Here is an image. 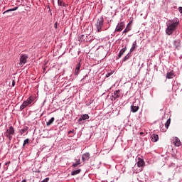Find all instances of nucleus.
<instances>
[{
    "instance_id": "1",
    "label": "nucleus",
    "mask_w": 182,
    "mask_h": 182,
    "mask_svg": "<svg viewBox=\"0 0 182 182\" xmlns=\"http://www.w3.org/2000/svg\"><path fill=\"white\" fill-rule=\"evenodd\" d=\"M178 23H180V21H176L172 23L171 24H170L169 26H168L166 29V35H173V32H174V31H176V29H177V26H178Z\"/></svg>"
},
{
    "instance_id": "2",
    "label": "nucleus",
    "mask_w": 182,
    "mask_h": 182,
    "mask_svg": "<svg viewBox=\"0 0 182 182\" xmlns=\"http://www.w3.org/2000/svg\"><path fill=\"white\" fill-rule=\"evenodd\" d=\"M103 25H105V19L103 18V16H100L97 18V23H95L97 32H102V28H103Z\"/></svg>"
},
{
    "instance_id": "3",
    "label": "nucleus",
    "mask_w": 182,
    "mask_h": 182,
    "mask_svg": "<svg viewBox=\"0 0 182 182\" xmlns=\"http://www.w3.org/2000/svg\"><path fill=\"white\" fill-rule=\"evenodd\" d=\"M6 137L11 141L12 140V135L15 134V129L14 127L11 126L5 132Z\"/></svg>"
},
{
    "instance_id": "4",
    "label": "nucleus",
    "mask_w": 182,
    "mask_h": 182,
    "mask_svg": "<svg viewBox=\"0 0 182 182\" xmlns=\"http://www.w3.org/2000/svg\"><path fill=\"white\" fill-rule=\"evenodd\" d=\"M33 102V100H32V97H30L27 99V100L24 101L23 104L20 107V110H23L25 107H27V106H29Z\"/></svg>"
},
{
    "instance_id": "5",
    "label": "nucleus",
    "mask_w": 182,
    "mask_h": 182,
    "mask_svg": "<svg viewBox=\"0 0 182 182\" xmlns=\"http://www.w3.org/2000/svg\"><path fill=\"white\" fill-rule=\"evenodd\" d=\"M28 55L26 54H23L21 55L20 57V63L19 65H25V63H26L27 60H28Z\"/></svg>"
},
{
    "instance_id": "6",
    "label": "nucleus",
    "mask_w": 182,
    "mask_h": 182,
    "mask_svg": "<svg viewBox=\"0 0 182 182\" xmlns=\"http://www.w3.org/2000/svg\"><path fill=\"white\" fill-rule=\"evenodd\" d=\"M173 143L174 146H176V147H180V146H181V141H180V139H178V137H173Z\"/></svg>"
},
{
    "instance_id": "7",
    "label": "nucleus",
    "mask_w": 182,
    "mask_h": 182,
    "mask_svg": "<svg viewBox=\"0 0 182 182\" xmlns=\"http://www.w3.org/2000/svg\"><path fill=\"white\" fill-rule=\"evenodd\" d=\"M124 28V23L121 22L119 24L117 25L116 28V31L117 32H122Z\"/></svg>"
},
{
    "instance_id": "8",
    "label": "nucleus",
    "mask_w": 182,
    "mask_h": 182,
    "mask_svg": "<svg viewBox=\"0 0 182 182\" xmlns=\"http://www.w3.org/2000/svg\"><path fill=\"white\" fill-rule=\"evenodd\" d=\"M120 95H122L120 93V90L114 91V95H112V99H114V100H116V99H119L120 97Z\"/></svg>"
},
{
    "instance_id": "9",
    "label": "nucleus",
    "mask_w": 182,
    "mask_h": 182,
    "mask_svg": "<svg viewBox=\"0 0 182 182\" xmlns=\"http://www.w3.org/2000/svg\"><path fill=\"white\" fill-rule=\"evenodd\" d=\"M89 159H90V154L85 153V154H82V161H86V160H89Z\"/></svg>"
},
{
    "instance_id": "10",
    "label": "nucleus",
    "mask_w": 182,
    "mask_h": 182,
    "mask_svg": "<svg viewBox=\"0 0 182 182\" xmlns=\"http://www.w3.org/2000/svg\"><path fill=\"white\" fill-rule=\"evenodd\" d=\"M151 141H153L154 143H156V141H158L159 140V135L156 134H153L151 136Z\"/></svg>"
},
{
    "instance_id": "11",
    "label": "nucleus",
    "mask_w": 182,
    "mask_h": 182,
    "mask_svg": "<svg viewBox=\"0 0 182 182\" xmlns=\"http://www.w3.org/2000/svg\"><path fill=\"white\" fill-rule=\"evenodd\" d=\"M89 115L87 114H82L80 117L78 122H82V120H87L89 119Z\"/></svg>"
},
{
    "instance_id": "12",
    "label": "nucleus",
    "mask_w": 182,
    "mask_h": 182,
    "mask_svg": "<svg viewBox=\"0 0 182 182\" xmlns=\"http://www.w3.org/2000/svg\"><path fill=\"white\" fill-rule=\"evenodd\" d=\"M137 166L139 167H143V166H144V160H143L140 158H138Z\"/></svg>"
},
{
    "instance_id": "13",
    "label": "nucleus",
    "mask_w": 182,
    "mask_h": 182,
    "mask_svg": "<svg viewBox=\"0 0 182 182\" xmlns=\"http://www.w3.org/2000/svg\"><path fill=\"white\" fill-rule=\"evenodd\" d=\"M174 77V72L171 71L166 74V79H173Z\"/></svg>"
},
{
    "instance_id": "14",
    "label": "nucleus",
    "mask_w": 182,
    "mask_h": 182,
    "mask_svg": "<svg viewBox=\"0 0 182 182\" xmlns=\"http://www.w3.org/2000/svg\"><path fill=\"white\" fill-rule=\"evenodd\" d=\"M129 31H132V27L130 26V23H128L126 28L124 30L123 33H127V32H129Z\"/></svg>"
},
{
    "instance_id": "15",
    "label": "nucleus",
    "mask_w": 182,
    "mask_h": 182,
    "mask_svg": "<svg viewBox=\"0 0 182 182\" xmlns=\"http://www.w3.org/2000/svg\"><path fill=\"white\" fill-rule=\"evenodd\" d=\"M137 110H139V106L132 105L131 107V112H132L133 113H136V112H137Z\"/></svg>"
},
{
    "instance_id": "16",
    "label": "nucleus",
    "mask_w": 182,
    "mask_h": 182,
    "mask_svg": "<svg viewBox=\"0 0 182 182\" xmlns=\"http://www.w3.org/2000/svg\"><path fill=\"white\" fill-rule=\"evenodd\" d=\"M126 50H127V48H122L119 53V58H121L122 55H124V52H126Z\"/></svg>"
},
{
    "instance_id": "17",
    "label": "nucleus",
    "mask_w": 182,
    "mask_h": 182,
    "mask_svg": "<svg viewBox=\"0 0 182 182\" xmlns=\"http://www.w3.org/2000/svg\"><path fill=\"white\" fill-rule=\"evenodd\" d=\"M80 72V63H78L75 68V75H79Z\"/></svg>"
},
{
    "instance_id": "18",
    "label": "nucleus",
    "mask_w": 182,
    "mask_h": 182,
    "mask_svg": "<svg viewBox=\"0 0 182 182\" xmlns=\"http://www.w3.org/2000/svg\"><path fill=\"white\" fill-rule=\"evenodd\" d=\"M82 171V169H77L75 171H73L71 172V176H76L77 174H79Z\"/></svg>"
},
{
    "instance_id": "19",
    "label": "nucleus",
    "mask_w": 182,
    "mask_h": 182,
    "mask_svg": "<svg viewBox=\"0 0 182 182\" xmlns=\"http://www.w3.org/2000/svg\"><path fill=\"white\" fill-rule=\"evenodd\" d=\"M53 122H55V117H52L47 123H46V126L49 127L51 124H53Z\"/></svg>"
},
{
    "instance_id": "20",
    "label": "nucleus",
    "mask_w": 182,
    "mask_h": 182,
    "mask_svg": "<svg viewBox=\"0 0 182 182\" xmlns=\"http://www.w3.org/2000/svg\"><path fill=\"white\" fill-rule=\"evenodd\" d=\"M17 9H18V7H15V8H14V9H10L6 10V11H4V12L3 13V14L5 15V14H8V12H12V11H16Z\"/></svg>"
},
{
    "instance_id": "21",
    "label": "nucleus",
    "mask_w": 182,
    "mask_h": 182,
    "mask_svg": "<svg viewBox=\"0 0 182 182\" xmlns=\"http://www.w3.org/2000/svg\"><path fill=\"white\" fill-rule=\"evenodd\" d=\"M136 46H137V43H136V42L133 43L132 46L130 49L131 53L134 51V50L136 49Z\"/></svg>"
},
{
    "instance_id": "22",
    "label": "nucleus",
    "mask_w": 182,
    "mask_h": 182,
    "mask_svg": "<svg viewBox=\"0 0 182 182\" xmlns=\"http://www.w3.org/2000/svg\"><path fill=\"white\" fill-rule=\"evenodd\" d=\"M170 123H171V119H168L166 124H165V127L166 129H168L169 126H170Z\"/></svg>"
},
{
    "instance_id": "23",
    "label": "nucleus",
    "mask_w": 182,
    "mask_h": 182,
    "mask_svg": "<svg viewBox=\"0 0 182 182\" xmlns=\"http://www.w3.org/2000/svg\"><path fill=\"white\" fill-rule=\"evenodd\" d=\"M80 164V159L77 160L75 163L73 164L72 167H77Z\"/></svg>"
},
{
    "instance_id": "24",
    "label": "nucleus",
    "mask_w": 182,
    "mask_h": 182,
    "mask_svg": "<svg viewBox=\"0 0 182 182\" xmlns=\"http://www.w3.org/2000/svg\"><path fill=\"white\" fill-rule=\"evenodd\" d=\"M130 56H132V55H130V53H128L123 59V62H126V60H128L130 58Z\"/></svg>"
},
{
    "instance_id": "25",
    "label": "nucleus",
    "mask_w": 182,
    "mask_h": 182,
    "mask_svg": "<svg viewBox=\"0 0 182 182\" xmlns=\"http://www.w3.org/2000/svg\"><path fill=\"white\" fill-rule=\"evenodd\" d=\"M28 143H29V139H26V140H24L23 144V147H25V146H26V144H28Z\"/></svg>"
},
{
    "instance_id": "26",
    "label": "nucleus",
    "mask_w": 182,
    "mask_h": 182,
    "mask_svg": "<svg viewBox=\"0 0 182 182\" xmlns=\"http://www.w3.org/2000/svg\"><path fill=\"white\" fill-rule=\"evenodd\" d=\"M27 131H28V128L23 129L20 131V134H23V133H26Z\"/></svg>"
},
{
    "instance_id": "27",
    "label": "nucleus",
    "mask_w": 182,
    "mask_h": 182,
    "mask_svg": "<svg viewBox=\"0 0 182 182\" xmlns=\"http://www.w3.org/2000/svg\"><path fill=\"white\" fill-rule=\"evenodd\" d=\"M58 4L59 5V6H63V1L62 0H58Z\"/></svg>"
},
{
    "instance_id": "28",
    "label": "nucleus",
    "mask_w": 182,
    "mask_h": 182,
    "mask_svg": "<svg viewBox=\"0 0 182 182\" xmlns=\"http://www.w3.org/2000/svg\"><path fill=\"white\" fill-rule=\"evenodd\" d=\"M111 75H113V73H109L106 75V77H109Z\"/></svg>"
},
{
    "instance_id": "29",
    "label": "nucleus",
    "mask_w": 182,
    "mask_h": 182,
    "mask_svg": "<svg viewBox=\"0 0 182 182\" xmlns=\"http://www.w3.org/2000/svg\"><path fill=\"white\" fill-rule=\"evenodd\" d=\"M54 28L55 29H58V23L57 22L54 23Z\"/></svg>"
},
{
    "instance_id": "30",
    "label": "nucleus",
    "mask_w": 182,
    "mask_h": 182,
    "mask_svg": "<svg viewBox=\"0 0 182 182\" xmlns=\"http://www.w3.org/2000/svg\"><path fill=\"white\" fill-rule=\"evenodd\" d=\"M12 86L13 87L15 86V80H14L12 81Z\"/></svg>"
},
{
    "instance_id": "31",
    "label": "nucleus",
    "mask_w": 182,
    "mask_h": 182,
    "mask_svg": "<svg viewBox=\"0 0 182 182\" xmlns=\"http://www.w3.org/2000/svg\"><path fill=\"white\" fill-rule=\"evenodd\" d=\"M8 164H11V161H9V162L5 164L6 166H8Z\"/></svg>"
},
{
    "instance_id": "32",
    "label": "nucleus",
    "mask_w": 182,
    "mask_h": 182,
    "mask_svg": "<svg viewBox=\"0 0 182 182\" xmlns=\"http://www.w3.org/2000/svg\"><path fill=\"white\" fill-rule=\"evenodd\" d=\"M82 38H83V36H81L80 39H82Z\"/></svg>"
},
{
    "instance_id": "33",
    "label": "nucleus",
    "mask_w": 182,
    "mask_h": 182,
    "mask_svg": "<svg viewBox=\"0 0 182 182\" xmlns=\"http://www.w3.org/2000/svg\"><path fill=\"white\" fill-rule=\"evenodd\" d=\"M70 133H72V131H70V132H69V134H70Z\"/></svg>"
}]
</instances>
